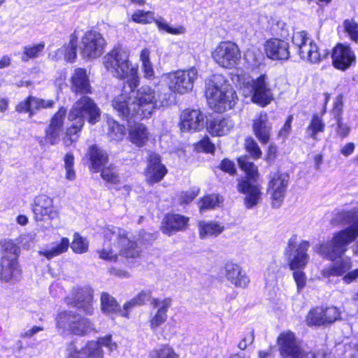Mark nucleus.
Listing matches in <instances>:
<instances>
[{
  "instance_id": "obj_38",
  "label": "nucleus",
  "mask_w": 358,
  "mask_h": 358,
  "mask_svg": "<svg viewBox=\"0 0 358 358\" xmlns=\"http://www.w3.org/2000/svg\"><path fill=\"white\" fill-rule=\"evenodd\" d=\"M78 315L72 311H63L60 313L56 318L57 327L62 329L63 331H68L70 332L73 324L78 319Z\"/></svg>"
},
{
  "instance_id": "obj_62",
  "label": "nucleus",
  "mask_w": 358,
  "mask_h": 358,
  "mask_svg": "<svg viewBox=\"0 0 358 358\" xmlns=\"http://www.w3.org/2000/svg\"><path fill=\"white\" fill-rule=\"evenodd\" d=\"M30 105L29 96L24 101L20 102L15 107V110L19 113H28L30 116Z\"/></svg>"
},
{
  "instance_id": "obj_35",
  "label": "nucleus",
  "mask_w": 358,
  "mask_h": 358,
  "mask_svg": "<svg viewBox=\"0 0 358 358\" xmlns=\"http://www.w3.org/2000/svg\"><path fill=\"white\" fill-rule=\"evenodd\" d=\"M129 139L137 146H143L148 138L146 127L142 124H134L129 129Z\"/></svg>"
},
{
  "instance_id": "obj_59",
  "label": "nucleus",
  "mask_w": 358,
  "mask_h": 358,
  "mask_svg": "<svg viewBox=\"0 0 358 358\" xmlns=\"http://www.w3.org/2000/svg\"><path fill=\"white\" fill-rule=\"evenodd\" d=\"M99 258L111 262H116L117 259V255L115 253L112 249L103 248L99 251Z\"/></svg>"
},
{
  "instance_id": "obj_8",
  "label": "nucleus",
  "mask_w": 358,
  "mask_h": 358,
  "mask_svg": "<svg viewBox=\"0 0 358 358\" xmlns=\"http://www.w3.org/2000/svg\"><path fill=\"white\" fill-rule=\"evenodd\" d=\"M106 239L120 248V254L126 258H136L139 256L141 249L136 242L127 237V231L115 226H110L104 230Z\"/></svg>"
},
{
  "instance_id": "obj_58",
  "label": "nucleus",
  "mask_w": 358,
  "mask_h": 358,
  "mask_svg": "<svg viewBox=\"0 0 358 358\" xmlns=\"http://www.w3.org/2000/svg\"><path fill=\"white\" fill-rule=\"evenodd\" d=\"M254 331L252 330L245 334V336L241 339V341L238 344V348L241 350H244L248 345H251L254 342Z\"/></svg>"
},
{
  "instance_id": "obj_14",
  "label": "nucleus",
  "mask_w": 358,
  "mask_h": 358,
  "mask_svg": "<svg viewBox=\"0 0 358 358\" xmlns=\"http://www.w3.org/2000/svg\"><path fill=\"white\" fill-rule=\"evenodd\" d=\"M31 209L36 222H52L59 217V212L54 206L53 199L45 194H40L35 197Z\"/></svg>"
},
{
  "instance_id": "obj_43",
  "label": "nucleus",
  "mask_w": 358,
  "mask_h": 358,
  "mask_svg": "<svg viewBox=\"0 0 358 358\" xmlns=\"http://www.w3.org/2000/svg\"><path fill=\"white\" fill-rule=\"evenodd\" d=\"M69 246V240L67 238H62L61 243L50 250H40V255L45 257L48 259H50L66 251Z\"/></svg>"
},
{
  "instance_id": "obj_15",
  "label": "nucleus",
  "mask_w": 358,
  "mask_h": 358,
  "mask_svg": "<svg viewBox=\"0 0 358 358\" xmlns=\"http://www.w3.org/2000/svg\"><path fill=\"white\" fill-rule=\"evenodd\" d=\"M352 268V262L350 258H344L324 268L322 275L325 278L343 276V282L349 285L358 279V268L351 271Z\"/></svg>"
},
{
  "instance_id": "obj_30",
  "label": "nucleus",
  "mask_w": 358,
  "mask_h": 358,
  "mask_svg": "<svg viewBox=\"0 0 358 358\" xmlns=\"http://www.w3.org/2000/svg\"><path fill=\"white\" fill-rule=\"evenodd\" d=\"M224 275L236 287L244 288L250 282L248 276L236 264L227 263L224 266Z\"/></svg>"
},
{
  "instance_id": "obj_19",
  "label": "nucleus",
  "mask_w": 358,
  "mask_h": 358,
  "mask_svg": "<svg viewBox=\"0 0 358 358\" xmlns=\"http://www.w3.org/2000/svg\"><path fill=\"white\" fill-rule=\"evenodd\" d=\"M332 64L338 70L345 71L356 64L357 57L349 45L338 43L331 51Z\"/></svg>"
},
{
  "instance_id": "obj_25",
  "label": "nucleus",
  "mask_w": 358,
  "mask_h": 358,
  "mask_svg": "<svg viewBox=\"0 0 358 358\" xmlns=\"http://www.w3.org/2000/svg\"><path fill=\"white\" fill-rule=\"evenodd\" d=\"M131 18L135 22L141 24H149L155 21L159 29L164 30L171 34H181L185 31V28L182 27L173 28L163 20H155L154 13L151 11L138 10L132 15Z\"/></svg>"
},
{
  "instance_id": "obj_1",
  "label": "nucleus",
  "mask_w": 358,
  "mask_h": 358,
  "mask_svg": "<svg viewBox=\"0 0 358 358\" xmlns=\"http://www.w3.org/2000/svg\"><path fill=\"white\" fill-rule=\"evenodd\" d=\"M129 88L127 93L124 85V92L112 101L114 110L123 120L148 118L156 109L170 104V93L156 91L148 85L142 86L137 90H135L136 87Z\"/></svg>"
},
{
  "instance_id": "obj_56",
  "label": "nucleus",
  "mask_w": 358,
  "mask_h": 358,
  "mask_svg": "<svg viewBox=\"0 0 358 358\" xmlns=\"http://www.w3.org/2000/svg\"><path fill=\"white\" fill-rule=\"evenodd\" d=\"M197 149L205 152L213 153L215 145L210 141L209 137H203L197 144Z\"/></svg>"
},
{
  "instance_id": "obj_49",
  "label": "nucleus",
  "mask_w": 358,
  "mask_h": 358,
  "mask_svg": "<svg viewBox=\"0 0 358 358\" xmlns=\"http://www.w3.org/2000/svg\"><path fill=\"white\" fill-rule=\"evenodd\" d=\"M343 27L350 39L358 42V24L354 20L347 19L343 22Z\"/></svg>"
},
{
  "instance_id": "obj_24",
  "label": "nucleus",
  "mask_w": 358,
  "mask_h": 358,
  "mask_svg": "<svg viewBox=\"0 0 358 358\" xmlns=\"http://www.w3.org/2000/svg\"><path fill=\"white\" fill-rule=\"evenodd\" d=\"M204 115L199 110L187 109L180 115V129L182 131L195 132L203 128Z\"/></svg>"
},
{
  "instance_id": "obj_41",
  "label": "nucleus",
  "mask_w": 358,
  "mask_h": 358,
  "mask_svg": "<svg viewBox=\"0 0 358 358\" xmlns=\"http://www.w3.org/2000/svg\"><path fill=\"white\" fill-rule=\"evenodd\" d=\"M150 358H180L175 350L169 344H162L152 349L149 353Z\"/></svg>"
},
{
  "instance_id": "obj_33",
  "label": "nucleus",
  "mask_w": 358,
  "mask_h": 358,
  "mask_svg": "<svg viewBox=\"0 0 358 358\" xmlns=\"http://www.w3.org/2000/svg\"><path fill=\"white\" fill-rule=\"evenodd\" d=\"M234 127V122L227 117L217 116L207 123V129L213 136L226 135Z\"/></svg>"
},
{
  "instance_id": "obj_17",
  "label": "nucleus",
  "mask_w": 358,
  "mask_h": 358,
  "mask_svg": "<svg viewBox=\"0 0 358 358\" xmlns=\"http://www.w3.org/2000/svg\"><path fill=\"white\" fill-rule=\"evenodd\" d=\"M277 343L282 358H303L305 352L296 341L292 331L281 333L278 337Z\"/></svg>"
},
{
  "instance_id": "obj_13",
  "label": "nucleus",
  "mask_w": 358,
  "mask_h": 358,
  "mask_svg": "<svg viewBox=\"0 0 358 358\" xmlns=\"http://www.w3.org/2000/svg\"><path fill=\"white\" fill-rule=\"evenodd\" d=\"M289 176L286 173L276 172L270 175L268 193L271 195V207L279 208L285 199Z\"/></svg>"
},
{
  "instance_id": "obj_44",
  "label": "nucleus",
  "mask_w": 358,
  "mask_h": 358,
  "mask_svg": "<svg viewBox=\"0 0 358 358\" xmlns=\"http://www.w3.org/2000/svg\"><path fill=\"white\" fill-rule=\"evenodd\" d=\"M78 319L76 320L77 321L71 327L70 333L78 336H83L93 329V325L88 319L83 317L79 315H78Z\"/></svg>"
},
{
  "instance_id": "obj_9",
  "label": "nucleus",
  "mask_w": 358,
  "mask_h": 358,
  "mask_svg": "<svg viewBox=\"0 0 358 358\" xmlns=\"http://www.w3.org/2000/svg\"><path fill=\"white\" fill-rule=\"evenodd\" d=\"M309 246V243L306 241L298 243L296 235L291 236L285 250L291 270L301 269L306 266L309 259L307 254Z\"/></svg>"
},
{
  "instance_id": "obj_61",
  "label": "nucleus",
  "mask_w": 358,
  "mask_h": 358,
  "mask_svg": "<svg viewBox=\"0 0 358 358\" xmlns=\"http://www.w3.org/2000/svg\"><path fill=\"white\" fill-rule=\"evenodd\" d=\"M29 101L30 105V117L34 116L38 110H40L39 98L29 96Z\"/></svg>"
},
{
  "instance_id": "obj_2",
  "label": "nucleus",
  "mask_w": 358,
  "mask_h": 358,
  "mask_svg": "<svg viewBox=\"0 0 358 358\" xmlns=\"http://www.w3.org/2000/svg\"><path fill=\"white\" fill-rule=\"evenodd\" d=\"M332 222L349 227L334 234L331 241L320 244L317 252L324 258L335 261L344 255L348 245L358 237V210L337 212Z\"/></svg>"
},
{
  "instance_id": "obj_26",
  "label": "nucleus",
  "mask_w": 358,
  "mask_h": 358,
  "mask_svg": "<svg viewBox=\"0 0 358 358\" xmlns=\"http://www.w3.org/2000/svg\"><path fill=\"white\" fill-rule=\"evenodd\" d=\"M1 279L8 282L18 280L20 278L21 270L17 260L10 259L8 255H3L1 259Z\"/></svg>"
},
{
  "instance_id": "obj_46",
  "label": "nucleus",
  "mask_w": 358,
  "mask_h": 358,
  "mask_svg": "<svg viewBox=\"0 0 358 358\" xmlns=\"http://www.w3.org/2000/svg\"><path fill=\"white\" fill-rule=\"evenodd\" d=\"M77 36L73 34L70 36L69 44L63 47L65 59L69 62H73L77 57Z\"/></svg>"
},
{
  "instance_id": "obj_54",
  "label": "nucleus",
  "mask_w": 358,
  "mask_h": 358,
  "mask_svg": "<svg viewBox=\"0 0 358 358\" xmlns=\"http://www.w3.org/2000/svg\"><path fill=\"white\" fill-rule=\"evenodd\" d=\"M93 343L98 344L99 349L102 350V347H106L110 352L117 350V348L116 343L113 341L111 335H107L104 337L99 338L96 342Z\"/></svg>"
},
{
  "instance_id": "obj_64",
  "label": "nucleus",
  "mask_w": 358,
  "mask_h": 358,
  "mask_svg": "<svg viewBox=\"0 0 358 358\" xmlns=\"http://www.w3.org/2000/svg\"><path fill=\"white\" fill-rule=\"evenodd\" d=\"M150 298V292L142 291L136 297H134L138 306L145 304V303Z\"/></svg>"
},
{
  "instance_id": "obj_29",
  "label": "nucleus",
  "mask_w": 358,
  "mask_h": 358,
  "mask_svg": "<svg viewBox=\"0 0 358 358\" xmlns=\"http://www.w3.org/2000/svg\"><path fill=\"white\" fill-rule=\"evenodd\" d=\"M252 129L257 138L262 144H267L270 141L272 124L266 113H261L252 124Z\"/></svg>"
},
{
  "instance_id": "obj_20",
  "label": "nucleus",
  "mask_w": 358,
  "mask_h": 358,
  "mask_svg": "<svg viewBox=\"0 0 358 358\" xmlns=\"http://www.w3.org/2000/svg\"><path fill=\"white\" fill-rule=\"evenodd\" d=\"M93 289L89 286L78 287L73 294V299L66 298L68 305L83 310L87 314L92 315L94 313Z\"/></svg>"
},
{
  "instance_id": "obj_12",
  "label": "nucleus",
  "mask_w": 358,
  "mask_h": 358,
  "mask_svg": "<svg viewBox=\"0 0 358 358\" xmlns=\"http://www.w3.org/2000/svg\"><path fill=\"white\" fill-rule=\"evenodd\" d=\"M214 60L222 67L231 69L241 59L238 47L231 41L221 42L212 53Z\"/></svg>"
},
{
  "instance_id": "obj_39",
  "label": "nucleus",
  "mask_w": 358,
  "mask_h": 358,
  "mask_svg": "<svg viewBox=\"0 0 358 358\" xmlns=\"http://www.w3.org/2000/svg\"><path fill=\"white\" fill-rule=\"evenodd\" d=\"M101 310L105 313H120L122 315V310L116 299L107 292L101 295Z\"/></svg>"
},
{
  "instance_id": "obj_18",
  "label": "nucleus",
  "mask_w": 358,
  "mask_h": 358,
  "mask_svg": "<svg viewBox=\"0 0 358 358\" xmlns=\"http://www.w3.org/2000/svg\"><path fill=\"white\" fill-rule=\"evenodd\" d=\"M341 312L335 306H317L311 310L306 319L308 326H326L340 319Z\"/></svg>"
},
{
  "instance_id": "obj_10",
  "label": "nucleus",
  "mask_w": 358,
  "mask_h": 358,
  "mask_svg": "<svg viewBox=\"0 0 358 358\" xmlns=\"http://www.w3.org/2000/svg\"><path fill=\"white\" fill-rule=\"evenodd\" d=\"M196 76L197 70L191 68L187 71L179 70L169 73L165 78L171 91L183 94L192 90Z\"/></svg>"
},
{
  "instance_id": "obj_16",
  "label": "nucleus",
  "mask_w": 358,
  "mask_h": 358,
  "mask_svg": "<svg viewBox=\"0 0 358 358\" xmlns=\"http://www.w3.org/2000/svg\"><path fill=\"white\" fill-rule=\"evenodd\" d=\"M105 45L106 41L99 32L89 31L82 38L81 55L84 58H97L103 54Z\"/></svg>"
},
{
  "instance_id": "obj_57",
  "label": "nucleus",
  "mask_w": 358,
  "mask_h": 358,
  "mask_svg": "<svg viewBox=\"0 0 358 358\" xmlns=\"http://www.w3.org/2000/svg\"><path fill=\"white\" fill-rule=\"evenodd\" d=\"M293 276L297 286V291L301 290L306 286V278L304 273L301 271H296L293 273Z\"/></svg>"
},
{
  "instance_id": "obj_53",
  "label": "nucleus",
  "mask_w": 358,
  "mask_h": 358,
  "mask_svg": "<svg viewBox=\"0 0 358 358\" xmlns=\"http://www.w3.org/2000/svg\"><path fill=\"white\" fill-rule=\"evenodd\" d=\"M199 192V188L193 187L188 191L181 192L178 197L180 204L189 203L198 195Z\"/></svg>"
},
{
  "instance_id": "obj_47",
  "label": "nucleus",
  "mask_w": 358,
  "mask_h": 358,
  "mask_svg": "<svg viewBox=\"0 0 358 358\" xmlns=\"http://www.w3.org/2000/svg\"><path fill=\"white\" fill-rule=\"evenodd\" d=\"M101 178L108 182L117 184L119 182V175L117 171L113 165H110L108 167L101 168Z\"/></svg>"
},
{
  "instance_id": "obj_21",
  "label": "nucleus",
  "mask_w": 358,
  "mask_h": 358,
  "mask_svg": "<svg viewBox=\"0 0 358 358\" xmlns=\"http://www.w3.org/2000/svg\"><path fill=\"white\" fill-rule=\"evenodd\" d=\"M66 115V109L62 106L54 114L48 126L45 129V139L50 145H55L59 141V136L64 129V120Z\"/></svg>"
},
{
  "instance_id": "obj_60",
  "label": "nucleus",
  "mask_w": 358,
  "mask_h": 358,
  "mask_svg": "<svg viewBox=\"0 0 358 358\" xmlns=\"http://www.w3.org/2000/svg\"><path fill=\"white\" fill-rule=\"evenodd\" d=\"M220 168L221 170L229 173L230 175H233L236 173L234 163L228 159H224L221 162Z\"/></svg>"
},
{
  "instance_id": "obj_51",
  "label": "nucleus",
  "mask_w": 358,
  "mask_h": 358,
  "mask_svg": "<svg viewBox=\"0 0 358 358\" xmlns=\"http://www.w3.org/2000/svg\"><path fill=\"white\" fill-rule=\"evenodd\" d=\"M220 202V197L217 194H210L203 197L200 201V210L213 208Z\"/></svg>"
},
{
  "instance_id": "obj_37",
  "label": "nucleus",
  "mask_w": 358,
  "mask_h": 358,
  "mask_svg": "<svg viewBox=\"0 0 358 358\" xmlns=\"http://www.w3.org/2000/svg\"><path fill=\"white\" fill-rule=\"evenodd\" d=\"M223 229L224 227L216 222H207L205 221H200L199 222V237L201 239H204L208 236H217L222 232Z\"/></svg>"
},
{
  "instance_id": "obj_7",
  "label": "nucleus",
  "mask_w": 358,
  "mask_h": 358,
  "mask_svg": "<svg viewBox=\"0 0 358 358\" xmlns=\"http://www.w3.org/2000/svg\"><path fill=\"white\" fill-rule=\"evenodd\" d=\"M241 89L245 97L262 107L268 105L273 100V95L266 81V75H261L256 79L243 82Z\"/></svg>"
},
{
  "instance_id": "obj_55",
  "label": "nucleus",
  "mask_w": 358,
  "mask_h": 358,
  "mask_svg": "<svg viewBox=\"0 0 358 358\" xmlns=\"http://www.w3.org/2000/svg\"><path fill=\"white\" fill-rule=\"evenodd\" d=\"M293 115H289L287 117L283 127L278 132V138L281 139L282 142L285 141V139L288 137L289 134H290V131L292 130V122L293 121Z\"/></svg>"
},
{
  "instance_id": "obj_23",
  "label": "nucleus",
  "mask_w": 358,
  "mask_h": 358,
  "mask_svg": "<svg viewBox=\"0 0 358 358\" xmlns=\"http://www.w3.org/2000/svg\"><path fill=\"white\" fill-rule=\"evenodd\" d=\"M189 218L178 213H168L161 223L163 234L171 236L176 232L185 231L189 225Z\"/></svg>"
},
{
  "instance_id": "obj_6",
  "label": "nucleus",
  "mask_w": 358,
  "mask_h": 358,
  "mask_svg": "<svg viewBox=\"0 0 358 358\" xmlns=\"http://www.w3.org/2000/svg\"><path fill=\"white\" fill-rule=\"evenodd\" d=\"M239 167L245 171L246 176L238 180L237 190L245 194L244 205L247 209L257 206L262 199L261 186L257 184V167L249 161L247 156H241L238 159Z\"/></svg>"
},
{
  "instance_id": "obj_27",
  "label": "nucleus",
  "mask_w": 358,
  "mask_h": 358,
  "mask_svg": "<svg viewBox=\"0 0 358 358\" xmlns=\"http://www.w3.org/2000/svg\"><path fill=\"white\" fill-rule=\"evenodd\" d=\"M289 43L287 41L273 38L266 41L265 52L272 59H288L289 57Z\"/></svg>"
},
{
  "instance_id": "obj_42",
  "label": "nucleus",
  "mask_w": 358,
  "mask_h": 358,
  "mask_svg": "<svg viewBox=\"0 0 358 358\" xmlns=\"http://www.w3.org/2000/svg\"><path fill=\"white\" fill-rule=\"evenodd\" d=\"M108 136L112 141H121L125 135V127L113 119L108 120Z\"/></svg>"
},
{
  "instance_id": "obj_34",
  "label": "nucleus",
  "mask_w": 358,
  "mask_h": 358,
  "mask_svg": "<svg viewBox=\"0 0 358 358\" xmlns=\"http://www.w3.org/2000/svg\"><path fill=\"white\" fill-rule=\"evenodd\" d=\"M87 153L91 162V169L94 172H99L108 162V154L96 145L90 146Z\"/></svg>"
},
{
  "instance_id": "obj_52",
  "label": "nucleus",
  "mask_w": 358,
  "mask_h": 358,
  "mask_svg": "<svg viewBox=\"0 0 358 358\" xmlns=\"http://www.w3.org/2000/svg\"><path fill=\"white\" fill-rule=\"evenodd\" d=\"M245 146L246 150L250 153L254 159H259L262 156V151L257 143L252 138L248 137L245 141Z\"/></svg>"
},
{
  "instance_id": "obj_50",
  "label": "nucleus",
  "mask_w": 358,
  "mask_h": 358,
  "mask_svg": "<svg viewBox=\"0 0 358 358\" xmlns=\"http://www.w3.org/2000/svg\"><path fill=\"white\" fill-rule=\"evenodd\" d=\"M71 248L76 253H84L88 249V243L86 239L81 237L78 233L74 234V239L71 243Z\"/></svg>"
},
{
  "instance_id": "obj_32",
  "label": "nucleus",
  "mask_w": 358,
  "mask_h": 358,
  "mask_svg": "<svg viewBox=\"0 0 358 358\" xmlns=\"http://www.w3.org/2000/svg\"><path fill=\"white\" fill-rule=\"evenodd\" d=\"M171 299L159 300L158 299H152L151 304L154 308H157V311L154 317L150 320V328L152 331L164 324L167 319V311L171 306Z\"/></svg>"
},
{
  "instance_id": "obj_11",
  "label": "nucleus",
  "mask_w": 358,
  "mask_h": 358,
  "mask_svg": "<svg viewBox=\"0 0 358 358\" xmlns=\"http://www.w3.org/2000/svg\"><path fill=\"white\" fill-rule=\"evenodd\" d=\"M292 43L300 57L311 63L320 61V54L315 43L308 36L307 32L297 31L293 34Z\"/></svg>"
},
{
  "instance_id": "obj_5",
  "label": "nucleus",
  "mask_w": 358,
  "mask_h": 358,
  "mask_svg": "<svg viewBox=\"0 0 358 358\" xmlns=\"http://www.w3.org/2000/svg\"><path fill=\"white\" fill-rule=\"evenodd\" d=\"M103 65L111 74L120 80L127 79L128 87H136L139 84L138 66L132 64L129 54L122 49H113L104 57Z\"/></svg>"
},
{
  "instance_id": "obj_63",
  "label": "nucleus",
  "mask_w": 358,
  "mask_h": 358,
  "mask_svg": "<svg viewBox=\"0 0 358 358\" xmlns=\"http://www.w3.org/2000/svg\"><path fill=\"white\" fill-rule=\"evenodd\" d=\"M143 70L144 77L148 79H153L155 77V72L151 62L143 64Z\"/></svg>"
},
{
  "instance_id": "obj_4",
  "label": "nucleus",
  "mask_w": 358,
  "mask_h": 358,
  "mask_svg": "<svg viewBox=\"0 0 358 358\" xmlns=\"http://www.w3.org/2000/svg\"><path fill=\"white\" fill-rule=\"evenodd\" d=\"M206 97L210 107L217 113L232 108L237 100L236 91L220 75L214 76L206 84Z\"/></svg>"
},
{
  "instance_id": "obj_45",
  "label": "nucleus",
  "mask_w": 358,
  "mask_h": 358,
  "mask_svg": "<svg viewBox=\"0 0 358 358\" xmlns=\"http://www.w3.org/2000/svg\"><path fill=\"white\" fill-rule=\"evenodd\" d=\"M325 124L322 118L317 115H314L310 120V124L306 129V134L308 137L313 139H317V134L319 132H323Z\"/></svg>"
},
{
  "instance_id": "obj_22",
  "label": "nucleus",
  "mask_w": 358,
  "mask_h": 358,
  "mask_svg": "<svg viewBox=\"0 0 358 358\" xmlns=\"http://www.w3.org/2000/svg\"><path fill=\"white\" fill-rule=\"evenodd\" d=\"M167 169L162 163L160 155L151 152L148 158V165L145 170L147 182L152 185L160 182L167 173Z\"/></svg>"
},
{
  "instance_id": "obj_3",
  "label": "nucleus",
  "mask_w": 358,
  "mask_h": 358,
  "mask_svg": "<svg viewBox=\"0 0 358 358\" xmlns=\"http://www.w3.org/2000/svg\"><path fill=\"white\" fill-rule=\"evenodd\" d=\"M101 111L94 100L87 96H83L77 100L69 110L68 120L71 122L66 132L67 139L64 140L66 145L77 140L76 134L80 132L87 120L91 124L99 121Z\"/></svg>"
},
{
  "instance_id": "obj_31",
  "label": "nucleus",
  "mask_w": 358,
  "mask_h": 358,
  "mask_svg": "<svg viewBox=\"0 0 358 358\" xmlns=\"http://www.w3.org/2000/svg\"><path fill=\"white\" fill-rule=\"evenodd\" d=\"M343 95L339 94L336 96L334 103L332 113L336 122V133L341 139L348 136L351 131L350 127L343 122Z\"/></svg>"
},
{
  "instance_id": "obj_40",
  "label": "nucleus",
  "mask_w": 358,
  "mask_h": 358,
  "mask_svg": "<svg viewBox=\"0 0 358 358\" xmlns=\"http://www.w3.org/2000/svg\"><path fill=\"white\" fill-rule=\"evenodd\" d=\"M45 43L41 42L37 44L27 45L23 48L21 55V60L27 62L29 59L38 58L43 52Z\"/></svg>"
},
{
  "instance_id": "obj_36",
  "label": "nucleus",
  "mask_w": 358,
  "mask_h": 358,
  "mask_svg": "<svg viewBox=\"0 0 358 358\" xmlns=\"http://www.w3.org/2000/svg\"><path fill=\"white\" fill-rule=\"evenodd\" d=\"M72 355L75 358H103V350L99 349L98 344L91 341L80 350L76 347V352H72Z\"/></svg>"
},
{
  "instance_id": "obj_48",
  "label": "nucleus",
  "mask_w": 358,
  "mask_h": 358,
  "mask_svg": "<svg viewBox=\"0 0 358 358\" xmlns=\"http://www.w3.org/2000/svg\"><path fill=\"white\" fill-rule=\"evenodd\" d=\"M2 248L3 249V255H8L10 259L17 260L20 250V247L13 241H6Z\"/></svg>"
},
{
  "instance_id": "obj_28",
  "label": "nucleus",
  "mask_w": 358,
  "mask_h": 358,
  "mask_svg": "<svg viewBox=\"0 0 358 358\" xmlns=\"http://www.w3.org/2000/svg\"><path fill=\"white\" fill-rule=\"evenodd\" d=\"M71 91L76 94H87L92 93V87L87 71L84 69H76L71 78Z\"/></svg>"
}]
</instances>
